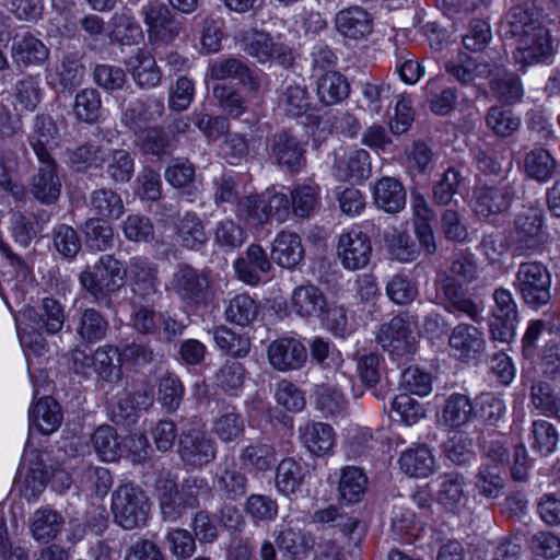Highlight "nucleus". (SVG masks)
Returning <instances> with one entry per match:
<instances>
[{
	"instance_id": "obj_40",
	"label": "nucleus",
	"mask_w": 560,
	"mask_h": 560,
	"mask_svg": "<svg viewBox=\"0 0 560 560\" xmlns=\"http://www.w3.org/2000/svg\"><path fill=\"white\" fill-rule=\"evenodd\" d=\"M399 465L407 475L416 478H427L438 469L436 459L425 445L401 453Z\"/></svg>"
},
{
	"instance_id": "obj_58",
	"label": "nucleus",
	"mask_w": 560,
	"mask_h": 560,
	"mask_svg": "<svg viewBox=\"0 0 560 560\" xmlns=\"http://www.w3.org/2000/svg\"><path fill=\"white\" fill-rule=\"evenodd\" d=\"M465 477L458 471H450L438 478V502L446 508H454L464 498Z\"/></svg>"
},
{
	"instance_id": "obj_2",
	"label": "nucleus",
	"mask_w": 560,
	"mask_h": 560,
	"mask_svg": "<svg viewBox=\"0 0 560 560\" xmlns=\"http://www.w3.org/2000/svg\"><path fill=\"white\" fill-rule=\"evenodd\" d=\"M166 289L187 306L206 305L210 296L209 273L187 262H178L171 275Z\"/></svg>"
},
{
	"instance_id": "obj_17",
	"label": "nucleus",
	"mask_w": 560,
	"mask_h": 560,
	"mask_svg": "<svg viewBox=\"0 0 560 560\" xmlns=\"http://www.w3.org/2000/svg\"><path fill=\"white\" fill-rule=\"evenodd\" d=\"M516 49L514 58L522 67L539 62L552 52V42L546 26L515 37Z\"/></svg>"
},
{
	"instance_id": "obj_15",
	"label": "nucleus",
	"mask_w": 560,
	"mask_h": 560,
	"mask_svg": "<svg viewBox=\"0 0 560 560\" xmlns=\"http://www.w3.org/2000/svg\"><path fill=\"white\" fill-rule=\"evenodd\" d=\"M376 340L384 350L398 357L410 354L415 351V337L409 328L408 320L402 314L381 325Z\"/></svg>"
},
{
	"instance_id": "obj_64",
	"label": "nucleus",
	"mask_w": 560,
	"mask_h": 560,
	"mask_svg": "<svg viewBox=\"0 0 560 560\" xmlns=\"http://www.w3.org/2000/svg\"><path fill=\"white\" fill-rule=\"evenodd\" d=\"M83 232L90 249L103 252L113 245L114 232L107 220L90 218L84 223Z\"/></svg>"
},
{
	"instance_id": "obj_42",
	"label": "nucleus",
	"mask_w": 560,
	"mask_h": 560,
	"mask_svg": "<svg viewBox=\"0 0 560 560\" xmlns=\"http://www.w3.org/2000/svg\"><path fill=\"white\" fill-rule=\"evenodd\" d=\"M109 30V39L122 45H135L143 37L142 28L129 9L113 14Z\"/></svg>"
},
{
	"instance_id": "obj_25",
	"label": "nucleus",
	"mask_w": 560,
	"mask_h": 560,
	"mask_svg": "<svg viewBox=\"0 0 560 560\" xmlns=\"http://www.w3.org/2000/svg\"><path fill=\"white\" fill-rule=\"evenodd\" d=\"M234 268L243 282L255 285L261 280V275L270 270L271 262L261 246L252 244L245 254L236 259Z\"/></svg>"
},
{
	"instance_id": "obj_30",
	"label": "nucleus",
	"mask_w": 560,
	"mask_h": 560,
	"mask_svg": "<svg viewBox=\"0 0 560 560\" xmlns=\"http://www.w3.org/2000/svg\"><path fill=\"white\" fill-rule=\"evenodd\" d=\"M30 143L38 161L52 159L51 151L58 144V128L51 117H36Z\"/></svg>"
},
{
	"instance_id": "obj_51",
	"label": "nucleus",
	"mask_w": 560,
	"mask_h": 560,
	"mask_svg": "<svg viewBox=\"0 0 560 560\" xmlns=\"http://www.w3.org/2000/svg\"><path fill=\"white\" fill-rule=\"evenodd\" d=\"M530 402L541 413L560 421V396L545 380H534L530 385Z\"/></svg>"
},
{
	"instance_id": "obj_4",
	"label": "nucleus",
	"mask_w": 560,
	"mask_h": 560,
	"mask_svg": "<svg viewBox=\"0 0 560 560\" xmlns=\"http://www.w3.org/2000/svg\"><path fill=\"white\" fill-rule=\"evenodd\" d=\"M126 271L112 255H103L94 265V270L80 273V283L96 301L106 300L107 293L117 290Z\"/></svg>"
},
{
	"instance_id": "obj_57",
	"label": "nucleus",
	"mask_w": 560,
	"mask_h": 560,
	"mask_svg": "<svg viewBox=\"0 0 560 560\" xmlns=\"http://www.w3.org/2000/svg\"><path fill=\"white\" fill-rule=\"evenodd\" d=\"M91 443L104 462H115L122 453L121 441L110 425L98 427L91 436Z\"/></svg>"
},
{
	"instance_id": "obj_12",
	"label": "nucleus",
	"mask_w": 560,
	"mask_h": 560,
	"mask_svg": "<svg viewBox=\"0 0 560 560\" xmlns=\"http://www.w3.org/2000/svg\"><path fill=\"white\" fill-rule=\"evenodd\" d=\"M514 182L506 178L499 185H478L475 187V211L479 217L488 218L506 211L515 197Z\"/></svg>"
},
{
	"instance_id": "obj_54",
	"label": "nucleus",
	"mask_w": 560,
	"mask_h": 560,
	"mask_svg": "<svg viewBox=\"0 0 560 560\" xmlns=\"http://www.w3.org/2000/svg\"><path fill=\"white\" fill-rule=\"evenodd\" d=\"M360 108L371 117H378L390 108L389 86L365 82L361 85Z\"/></svg>"
},
{
	"instance_id": "obj_38",
	"label": "nucleus",
	"mask_w": 560,
	"mask_h": 560,
	"mask_svg": "<svg viewBox=\"0 0 560 560\" xmlns=\"http://www.w3.org/2000/svg\"><path fill=\"white\" fill-rule=\"evenodd\" d=\"M304 257L301 237L291 232H281L272 244L271 258L283 268H294Z\"/></svg>"
},
{
	"instance_id": "obj_7",
	"label": "nucleus",
	"mask_w": 560,
	"mask_h": 560,
	"mask_svg": "<svg viewBox=\"0 0 560 560\" xmlns=\"http://www.w3.org/2000/svg\"><path fill=\"white\" fill-rule=\"evenodd\" d=\"M544 211L535 206H524L516 214L512 241L515 252L530 255L536 252L542 240Z\"/></svg>"
},
{
	"instance_id": "obj_9",
	"label": "nucleus",
	"mask_w": 560,
	"mask_h": 560,
	"mask_svg": "<svg viewBox=\"0 0 560 560\" xmlns=\"http://www.w3.org/2000/svg\"><path fill=\"white\" fill-rule=\"evenodd\" d=\"M244 51L260 63L275 61L284 69H290L295 62L293 49L282 42H277L264 31L255 30L244 46Z\"/></svg>"
},
{
	"instance_id": "obj_3",
	"label": "nucleus",
	"mask_w": 560,
	"mask_h": 560,
	"mask_svg": "<svg viewBox=\"0 0 560 560\" xmlns=\"http://www.w3.org/2000/svg\"><path fill=\"white\" fill-rule=\"evenodd\" d=\"M112 511L115 523L124 529L139 528L148 520L149 498L133 485L119 486L112 495Z\"/></svg>"
},
{
	"instance_id": "obj_59",
	"label": "nucleus",
	"mask_w": 560,
	"mask_h": 560,
	"mask_svg": "<svg viewBox=\"0 0 560 560\" xmlns=\"http://www.w3.org/2000/svg\"><path fill=\"white\" fill-rule=\"evenodd\" d=\"M236 215L254 229L264 228L269 222L266 198L257 195L240 198L236 205Z\"/></svg>"
},
{
	"instance_id": "obj_5",
	"label": "nucleus",
	"mask_w": 560,
	"mask_h": 560,
	"mask_svg": "<svg viewBox=\"0 0 560 560\" xmlns=\"http://www.w3.org/2000/svg\"><path fill=\"white\" fill-rule=\"evenodd\" d=\"M148 38L154 47L170 45L182 32V23L171 9L159 1L148 2L141 9Z\"/></svg>"
},
{
	"instance_id": "obj_36",
	"label": "nucleus",
	"mask_w": 560,
	"mask_h": 560,
	"mask_svg": "<svg viewBox=\"0 0 560 560\" xmlns=\"http://www.w3.org/2000/svg\"><path fill=\"white\" fill-rule=\"evenodd\" d=\"M88 206L102 220H117L125 212L124 201L112 188L101 187L91 191Z\"/></svg>"
},
{
	"instance_id": "obj_41",
	"label": "nucleus",
	"mask_w": 560,
	"mask_h": 560,
	"mask_svg": "<svg viewBox=\"0 0 560 560\" xmlns=\"http://www.w3.org/2000/svg\"><path fill=\"white\" fill-rule=\"evenodd\" d=\"M108 154L109 148L86 142L68 152V162L74 172L86 173L103 167Z\"/></svg>"
},
{
	"instance_id": "obj_33",
	"label": "nucleus",
	"mask_w": 560,
	"mask_h": 560,
	"mask_svg": "<svg viewBox=\"0 0 560 560\" xmlns=\"http://www.w3.org/2000/svg\"><path fill=\"white\" fill-rule=\"evenodd\" d=\"M373 198L377 208L387 213H398L405 208L406 190L396 178L382 177L375 183Z\"/></svg>"
},
{
	"instance_id": "obj_55",
	"label": "nucleus",
	"mask_w": 560,
	"mask_h": 560,
	"mask_svg": "<svg viewBox=\"0 0 560 560\" xmlns=\"http://www.w3.org/2000/svg\"><path fill=\"white\" fill-rule=\"evenodd\" d=\"M304 480L303 467L292 457L280 460L276 470L275 485L277 490L290 495L295 493Z\"/></svg>"
},
{
	"instance_id": "obj_61",
	"label": "nucleus",
	"mask_w": 560,
	"mask_h": 560,
	"mask_svg": "<svg viewBox=\"0 0 560 560\" xmlns=\"http://www.w3.org/2000/svg\"><path fill=\"white\" fill-rule=\"evenodd\" d=\"M464 176L460 171L454 166L448 167L441 178L432 187V197L434 203L447 206L453 201L455 195L464 183Z\"/></svg>"
},
{
	"instance_id": "obj_45",
	"label": "nucleus",
	"mask_w": 560,
	"mask_h": 560,
	"mask_svg": "<svg viewBox=\"0 0 560 560\" xmlns=\"http://www.w3.org/2000/svg\"><path fill=\"white\" fill-rule=\"evenodd\" d=\"M336 168L340 178L352 182L364 180L372 172L370 153L364 149L352 150L337 162Z\"/></svg>"
},
{
	"instance_id": "obj_11",
	"label": "nucleus",
	"mask_w": 560,
	"mask_h": 560,
	"mask_svg": "<svg viewBox=\"0 0 560 560\" xmlns=\"http://www.w3.org/2000/svg\"><path fill=\"white\" fill-rule=\"evenodd\" d=\"M336 252L345 269H362L369 265L372 256L371 240L364 232L351 229L339 235Z\"/></svg>"
},
{
	"instance_id": "obj_10",
	"label": "nucleus",
	"mask_w": 560,
	"mask_h": 560,
	"mask_svg": "<svg viewBox=\"0 0 560 560\" xmlns=\"http://www.w3.org/2000/svg\"><path fill=\"white\" fill-rule=\"evenodd\" d=\"M435 282L443 293L444 307L453 314L466 315L475 323L482 320L483 306L466 295V292L456 278L446 271L436 275Z\"/></svg>"
},
{
	"instance_id": "obj_44",
	"label": "nucleus",
	"mask_w": 560,
	"mask_h": 560,
	"mask_svg": "<svg viewBox=\"0 0 560 560\" xmlns=\"http://www.w3.org/2000/svg\"><path fill=\"white\" fill-rule=\"evenodd\" d=\"M218 488L230 500H237L247 492V476L231 460L220 464L217 470Z\"/></svg>"
},
{
	"instance_id": "obj_47",
	"label": "nucleus",
	"mask_w": 560,
	"mask_h": 560,
	"mask_svg": "<svg viewBox=\"0 0 560 560\" xmlns=\"http://www.w3.org/2000/svg\"><path fill=\"white\" fill-rule=\"evenodd\" d=\"M475 417V405L468 396L459 393L452 394L442 410L443 424L450 428H463Z\"/></svg>"
},
{
	"instance_id": "obj_53",
	"label": "nucleus",
	"mask_w": 560,
	"mask_h": 560,
	"mask_svg": "<svg viewBox=\"0 0 560 560\" xmlns=\"http://www.w3.org/2000/svg\"><path fill=\"white\" fill-rule=\"evenodd\" d=\"M105 173L114 185L126 184L135 174V160L125 149H109Z\"/></svg>"
},
{
	"instance_id": "obj_1",
	"label": "nucleus",
	"mask_w": 560,
	"mask_h": 560,
	"mask_svg": "<svg viewBox=\"0 0 560 560\" xmlns=\"http://www.w3.org/2000/svg\"><path fill=\"white\" fill-rule=\"evenodd\" d=\"M552 276L549 268L537 260L521 262L513 285L522 301L532 310H539L552 300Z\"/></svg>"
},
{
	"instance_id": "obj_16",
	"label": "nucleus",
	"mask_w": 560,
	"mask_h": 560,
	"mask_svg": "<svg viewBox=\"0 0 560 560\" xmlns=\"http://www.w3.org/2000/svg\"><path fill=\"white\" fill-rule=\"evenodd\" d=\"M271 366L280 372L301 369L307 359L305 346L292 337H283L272 341L267 350Z\"/></svg>"
},
{
	"instance_id": "obj_8",
	"label": "nucleus",
	"mask_w": 560,
	"mask_h": 560,
	"mask_svg": "<svg viewBox=\"0 0 560 560\" xmlns=\"http://www.w3.org/2000/svg\"><path fill=\"white\" fill-rule=\"evenodd\" d=\"M270 161L290 173H299L306 164L305 149L290 131L281 130L267 138Z\"/></svg>"
},
{
	"instance_id": "obj_26",
	"label": "nucleus",
	"mask_w": 560,
	"mask_h": 560,
	"mask_svg": "<svg viewBox=\"0 0 560 560\" xmlns=\"http://www.w3.org/2000/svg\"><path fill=\"white\" fill-rule=\"evenodd\" d=\"M125 65L135 82L142 89L154 88L161 81V72L154 57L141 48L135 49Z\"/></svg>"
},
{
	"instance_id": "obj_22",
	"label": "nucleus",
	"mask_w": 560,
	"mask_h": 560,
	"mask_svg": "<svg viewBox=\"0 0 560 560\" xmlns=\"http://www.w3.org/2000/svg\"><path fill=\"white\" fill-rule=\"evenodd\" d=\"M42 164L31 178L30 190L33 197L42 203H55L61 191V180L56 173L57 164L54 159L39 161Z\"/></svg>"
},
{
	"instance_id": "obj_29",
	"label": "nucleus",
	"mask_w": 560,
	"mask_h": 560,
	"mask_svg": "<svg viewBox=\"0 0 560 560\" xmlns=\"http://www.w3.org/2000/svg\"><path fill=\"white\" fill-rule=\"evenodd\" d=\"M24 315L37 329H45L51 335L60 331L65 324L63 308L57 300L51 298H45L38 310L27 307Z\"/></svg>"
},
{
	"instance_id": "obj_48",
	"label": "nucleus",
	"mask_w": 560,
	"mask_h": 560,
	"mask_svg": "<svg viewBox=\"0 0 560 560\" xmlns=\"http://www.w3.org/2000/svg\"><path fill=\"white\" fill-rule=\"evenodd\" d=\"M498 466L482 463L474 477V489L479 495L487 499H498L504 490L505 480Z\"/></svg>"
},
{
	"instance_id": "obj_60",
	"label": "nucleus",
	"mask_w": 560,
	"mask_h": 560,
	"mask_svg": "<svg viewBox=\"0 0 560 560\" xmlns=\"http://www.w3.org/2000/svg\"><path fill=\"white\" fill-rule=\"evenodd\" d=\"M137 144L145 154L163 155L173 147L170 133L160 126L149 127L137 132Z\"/></svg>"
},
{
	"instance_id": "obj_62",
	"label": "nucleus",
	"mask_w": 560,
	"mask_h": 560,
	"mask_svg": "<svg viewBox=\"0 0 560 560\" xmlns=\"http://www.w3.org/2000/svg\"><path fill=\"white\" fill-rule=\"evenodd\" d=\"M258 312L259 306L253 298L238 294L230 300L225 316L230 323L245 327L256 319Z\"/></svg>"
},
{
	"instance_id": "obj_46",
	"label": "nucleus",
	"mask_w": 560,
	"mask_h": 560,
	"mask_svg": "<svg viewBox=\"0 0 560 560\" xmlns=\"http://www.w3.org/2000/svg\"><path fill=\"white\" fill-rule=\"evenodd\" d=\"M107 330V319L95 308H85L75 318V332L84 342L94 343L104 339Z\"/></svg>"
},
{
	"instance_id": "obj_21",
	"label": "nucleus",
	"mask_w": 560,
	"mask_h": 560,
	"mask_svg": "<svg viewBox=\"0 0 560 560\" xmlns=\"http://www.w3.org/2000/svg\"><path fill=\"white\" fill-rule=\"evenodd\" d=\"M335 27L343 37L360 40L372 33L373 18L364 8L352 5L336 13Z\"/></svg>"
},
{
	"instance_id": "obj_27",
	"label": "nucleus",
	"mask_w": 560,
	"mask_h": 560,
	"mask_svg": "<svg viewBox=\"0 0 560 560\" xmlns=\"http://www.w3.org/2000/svg\"><path fill=\"white\" fill-rule=\"evenodd\" d=\"M175 238L178 245L188 250H201L207 242L205 224L195 212H186L179 218L175 229Z\"/></svg>"
},
{
	"instance_id": "obj_39",
	"label": "nucleus",
	"mask_w": 560,
	"mask_h": 560,
	"mask_svg": "<svg viewBox=\"0 0 560 560\" xmlns=\"http://www.w3.org/2000/svg\"><path fill=\"white\" fill-rule=\"evenodd\" d=\"M316 94L324 105H336L349 97L350 84L340 72L327 71L317 79Z\"/></svg>"
},
{
	"instance_id": "obj_18",
	"label": "nucleus",
	"mask_w": 560,
	"mask_h": 560,
	"mask_svg": "<svg viewBox=\"0 0 560 560\" xmlns=\"http://www.w3.org/2000/svg\"><path fill=\"white\" fill-rule=\"evenodd\" d=\"M448 346L455 357L469 361L476 359L485 351V334L474 325L462 323L453 328L448 337Z\"/></svg>"
},
{
	"instance_id": "obj_49",
	"label": "nucleus",
	"mask_w": 560,
	"mask_h": 560,
	"mask_svg": "<svg viewBox=\"0 0 560 560\" xmlns=\"http://www.w3.org/2000/svg\"><path fill=\"white\" fill-rule=\"evenodd\" d=\"M558 168V163L549 151L538 148L529 151L524 159L526 175L539 183H546L552 178Z\"/></svg>"
},
{
	"instance_id": "obj_14",
	"label": "nucleus",
	"mask_w": 560,
	"mask_h": 560,
	"mask_svg": "<svg viewBox=\"0 0 560 560\" xmlns=\"http://www.w3.org/2000/svg\"><path fill=\"white\" fill-rule=\"evenodd\" d=\"M72 358L74 364L79 362L86 366L92 364L95 372L105 382L117 383L122 378L121 360H124V358L121 351L113 345L98 347L92 358L83 351L75 349L72 353Z\"/></svg>"
},
{
	"instance_id": "obj_50",
	"label": "nucleus",
	"mask_w": 560,
	"mask_h": 560,
	"mask_svg": "<svg viewBox=\"0 0 560 560\" xmlns=\"http://www.w3.org/2000/svg\"><path fill=\"white\" fill-rule=\"evenodd\" d=\"M368 486L365 472L355 466H347L341 469L338 492L341 500L348 503H357L363 498Z\"/></svg>"
},
{
	"instance_id": "obj_24",
	"label": "nucleus",
	"mask_w": 560,
	"mask_h": 560,
	"mask_svg": "<svg viewBox=\"0 0 560 560\" xmlns=\"http://www.w3.org/2000/svg\"><path fill=\"white\" fill-rule=\"evenodd\" d=\"M278 109L285 116L298 118L311 109V96L306 85L294 80H284L277 91Z\"/></svg>"
},
{
	"instance_id": "obj_56",
	"label": "nucleus",
	"mask_w": 560,
	"mask_h": 560,
	"mask_svg": "<svg viewBox=\"0 0 560 560\" xmlns=\"http://www.w3.org/2000/svg\"><path fill=\"white\" fill-rule=\"evenodd\" d=\"M63 517L49 509L36 510L32 516L31 532L37 541L47 542L61 530Z\"/></svg>"
},
{
	"instance_id": "obj_19",
	"label": "nucleus",
	"mask_w": 560,
	"mask_h": 560,
	"mask_svg": "<svg viewBox=\"0 0 560 560\" xmlns=\"http://www.w3.org/2000/svg\"><path fill=\"white\" fill-rule=\"evenodd\" d=\"M207 74L217 81L237 80L248 92H258L260 89L259 77L238 58L230 57L211 63Z\"/></svg>"
},
{
	"instance_id": "obj_63",
	"label": "nucleus",
	"mask_w": 560,
	"mask_h": 560,
	"mask_svg": "<svg viewBox=\"0 0 560 560\" xmlns=\"http://www.w3.org/2000/svg\"><path fill=\"white\" fill-rule=\"evenodd\" d=\"M291 206L294 215L310 218L319 208V187L304 184L291 192Z\"/></svg>"
},
{
	"instance_id": "obj_37",
	"label": "nucleus",
	"mask_w": 560,
	"mask_h": 560,
	"mask_svg": "<svg viewBox=\"0 0 560 560\" xmlns=\"http://www.w3.org/2000/svg\"><path fill=\"white\" fill-rule=\"evenodd\" d=\"M276 542L289 560H303L307 558L315 544L312 534L293 527L279 532L276 535Z\"/></svg>"
},
{
	"instance_id": "obj_23",
	"label": "nucleus",
	"mask_w": 560,
	"mask_h": 560,
	"mask_svg": "<svg viewBox=\"0 0 560 560\" xmlns=\"http://www.w3.org/2000/svg\"><path fill=\"white\" fill-rule=\"evenodd\" d=\"M508 34L513 38L545 26L542 10L535 0H526L513 5L506 13Z\"/></svg>"
},
{
	"instance_id": "obj_28",
	"label": "nucleus",
	"mask_w": 560,
	"mask_h": 560,
	"mask_svg": "<svg viewBox=\"0 0 560 560\" xmlns=\"http://www.w3.org/2000/svg\"><path fill=\"white\" fill-rule=\"evenodd\" d=\"M164 113V103L155 97L136 100L125 108L121 121L137 132L142 124L156 121Z\"/></svg>"
},
{
	"instance_id": "obj_6",
	"label": "nucleus",
	"mask_w": 560,
	"mask_h": 560,
	"mask_svg": "<svg viewBox=\"0 0 560 560\" xmlns=\"http://www.w3.org/2000/svg\"><path fill=\"white\" fill-rule=\"evenodd\" d=\"M177 454L185 466L202 468L215 459L217 443L200 428L183 430L178 435Z\"/></svg>"
},
{
	"instance_id": "obj_34",
	"label": "nucleus",
	"mask_w": 560,
	"mask_h": 560,
	"mask_svg": "<svg viewBox=\"0 0 560 560\" xmlns=\"http://www.w3.org/2000/svg\"><path fill=\"white\" fill-rule=\"evenodd\" d=\"M292 308L302 317L319 316L327 310L324 292L314 284H303L293 290Z\"/></svg>"
},
{
	"instance_id": "obj_31",
	"label": "nucleus",
	"mask_w": 560,
	"mask_h": 560,
	"mask_svg": "<svg viewBox=\"0 0 560 560\" xmlns=\"http://www.w3.org/2000/svg\"><path fill=\"white\" fill-rule=\"evenodd\" d=\"M31 429H37L44 435L51 434L61 424L62 413L59 404L46 396L40 398L28 412Z\"/></svg>"
},
{
	"instance_id": "obj_13",
	"label": "nucleus",
	"mask_w": 560,
	"mask_h": 560,
	"mask_svg": "<svg viewBox=\"0 0 560 560\" xmlns=\"http://www.w3.org/2000/svg\"><path fill=\"white\" fill-rule=\"evenodd\" d=\"M153 487L163 521L175 523L190 509L170 471H161Z\"/></svg>"
},
{
	"instance_id": "obj_20",
	"label": "nucleus",
	"mask_w": 560,
	"mask_h": 560,
	"mask_svg": "<svg viewBox=\"0 0 560 560\" xmlns=\"http://www.w3.org/2000/svg\"><path fill=\"white\" fill-rule=\"evenodd\" d=\"M10 52L13 63L22 69L43 67L50 55L49 48L30 33L15 37Z\"/></svg>"
},
{
	"instance_id": "obj_35",
	"label": "nucleus",
	"mask_w": 560,
	"mask_h": 560,
	"mask_svg": "<svg viewBox=\"0 0 560 560\" xmlns=\"http://www.w3.org/2000/svg\"><path fill=\"white\" fill-rule=\"evenodd\" d=\"M300 440L315 456L327 454L335 444L332 428L323 422H307L299 428Z\"/></svg>"
},
{
	"instance_id": "obj_43",
	"label": "nucleus",
	"mask_w": 560,
	"mask_h": 560,
	"mask_svg": "<svg viewBox=\"0 0 560 560\" xmlns=\"http://www.w3.org/2000/svg\"><path fill=\"white\" fill-rule=\"evenodd\" d=\"M240 460L244 467L258 472H266L275 467L278 453L273 444L257 441L241 451Z\"/></svg>"
},
{
	"instance_id": "obj_32",
	"label": "nucleus",
	"mask_w": 560,
	"mask_h": 560,
	"mask_svg": "<svg viewBox=\"0 0 560 560\" xmlns=\"http://www.w3.org/2000/svg\"><path fill=\"white\" fill-rule=\"evenodd\" d=\"M31 455L34 458L30 459L26 472L20 475L16 480V487L26 500L36 499L49 481V470L44 460L36 452H32Z\"/></svg>"
},
{
	"instance_id": "obj_52",
	"label": "nucleus",
	"mask_w": 560,
	"mask_h": 560,
	"mask_svg": "<svg viewBox=\"0 0 560 560\" xmlns=\"http://www.w3.org/2000/svg\"><path fill=\"white\" fill-rule=\"evenodd\" d=\"M245 419L234 407L223 410L213 421L212 432L223 443L241 439L245 433Z\"/></svg>"
}]
</instances>
